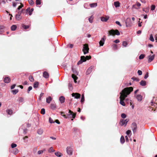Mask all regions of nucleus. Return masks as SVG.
I'll return each mask as SVG.
<instances>
[{
    "label": "nucleus",
    "mask_w": 157,
    "mask_h": 157,
    "mask_svg": "<svg viewBox=\"0 0 157 157\" xmlns=\"http://www.w3.org/2000/svg\"><path fill=\"white\" fill-rule=\"evenodd\" d=\"M133 90V88L132 87H126L122 90L120 93L121 94L120 97V103L121 105L123 106L125 105V104L124 101V100L127 97V95H129L131 92Z\"/></svg>",
    "instance_id": "nucleus-1"
},
{
    "label": "nucleus",
    "mask_w": 157,
    "mask_h": 157,
    "mask_svg": "<svg viewBox=\"0 0 157 157\" xmlns=\"http://www.w3.org/2000/svg\"><path fill=\"white\" fill-rule=\"evenodd\" d=\"M109 35H114L116 34L117 35H119L120 34V33L118 30H114L113 29L109 31Z\"/></svg>",
    "instance_id": "nucleus-2"
},
{
    "label": "nucleus",
    "mask_w": 157,
    "mask_h": 157,
    "mask_svg": "<svg viewBox=\"0 0 157 157\" xmlns=\"http://www.w3.org/2000/svg\"><path fill=\"white\" fill-rule=\"evenodd\" d=\"M89 50V48L88 47V45L87 44H85L84 45L83 47V49L82 51L84 52V54H86L88 52Z\"/></svg>",
    "instance_id": "nucleus-3"
},
{
    "label": "nucleus",
    "mask_w": 157,
    "mask_h": 157,
    "mask_svg": "<svg viewBox=\"0 0 157 157\" xmlns=\"http://www.w3.org/2000/svg\"><path fill=\"white\" fill-rule=\"evenodd\" d=\"M66 151L67 154L69 155H72L73 152V149L72 148L69 146H68L66 148Z\"/></svg>",
    "instance_id": "nucleus-4"
},
{
    "label": "nucleus",
    "mask_w": 157,
    "mask_h": 157,
    "mask_svg": "<svg viewBox=\"0 0 157 157\" xmlns=\"http://www.w3.org/2000/svg\"><path fill=\"white\" fill-rule=\"evenodd\" d=\"M128 121L129 120L128 119H126L125 120L121 119L120 121V124L121 126L125 125V126Z\"/></svg>",
    "instance_id": "nucleus-5"
},
{
    "label": "nucleus",
    "mask_w": 157,
    "mask_h": 157,
    "mask_svg": "<svg viewBox=\"0 0 157 157\" xmlns=\"http://www.w3.org/2000/svg\"><path fill=\"white\" fill-rule=\"evenodd\" d=\"M132 128L134 133L136 132L137 130V126L135 123H132Z\"/></svg>",
    "instance_id": "nucleus-6"
},
{
    "label": "nucleus",
    "mask_w": 157,
    "mask_h": 157,
    "mask_svg": "<svg viewBox=\"0 0 157 157\" xmlns=\"http://www.w3.org/2000/svg\"><path fill=\"white\" fill-rule=\"evenodd\" d=\"M141 4L138 2H136V4L132 6V7L136 9H139L140 8Z\"/></svg>",
    "instance_id": "nucleus-7"
},
{
    "label": "nucleus",
    "mask_w": 157,
    "mask_h": 157,
    "mask_svg": "<svg viewBox=\"0 0 157 157\" xmlns=\"http://www.w3.org/2000/svg\"><path fill=\"white\" fill-rule=\"evenodd\" d=\"M126 26L127 27H130L131 26L132 23L131 22V19L130 18H128L126 21Z\"/></svg>",
    "instance_id": "nucleus-8"
},
{
    "label": "nucleus",
    "mask_w": 157,
    "mask_h": 157,
    "mask_svg": "<svg viewBox=\"0 0 157 157\" xmlns=\"http://www.w3.org/2000/svg\"><path fill=\"white\" fill-rule=\"evenodd\" d=\"M86 61V59L85 56H83L81 57L80 60L78 62L77 64L79 65L82 63L83 62Z\"/></svg>",
    "instance_id": "nucleus-9"
},
{
    "label": "nucleus",
    "mask_w": 157,
    "mask_h": 157,
    "mask_svg": "<svg viewBox=\"0 0 157 157\" xmlns=\"http://www.w3.org/2000/svg\"><path fill=\"white\" fill-rule=\"evenodd\" d=\"M72 96L74 97L75 98L78 99L80 98L81 96L80 94L78 93H73L71 94Z\"/></svg>",
    "instance_id": "nucleus-10"
},
{
    "label": "nucleus",
    "mask_w": 157,
    "mask_h": 157,
    "mask_svg": "<svg viewBox=\"0 0 157 157\" xmlns=\"http://www.w3.org/2000/svg\"><path fill=\"white\" fill-rule=\"evenodd\" d=\"M105 39V36H104L102 38L101 40L99 41V43L100 46H103L104 44Z\"/></svg>",
    "instance_id": "nucleus-11"
},
{
    "label": "nucleus",
    "mask_w": 157,
    "mask_h": 157,
    "mask_svg": "<svg viewBox=\"0 0 157 157\" xmlns=\"http://www.w3.org/2000/svg\"><path fill=\"white\" fill-rule=\"evenodd\" d=\"M94 67L93 66H91L89 67L86 71V74L87 75H89L90 74L93 69L94 68Z\"/></svg>",
    "instance_id": "nucleus-12"
},
{
    "label": "nucleus",
    "mask_w": 157,
    "mask_h": 157,
    "mask_svg": "<svg viewBox=\"0 0 157 157\" xmlns=\"http://www.w3.org/2000/svg\"><path fill=\"white\" fill-rule=\"evenodd\" d=\"M155 55H153L152 56H148V63L151 62L154 59Z\"/></svg>",
    "instance_id": "nucleus-13"
},
{
    "label": "nucleus",
    "mask_w": 157,
    "mask_h": 157,
    "mask_svg": "<svg viewBox=\"0 0 157 157\" xmlns=\"http://www.w3.org/2000/svg\"><path fill=\"white\" fill-rule=\"evenodd\" d=\"M10 78L8 77H5L4 79V81L6 83H8L10 82Z\"/></svg>",
    "instance_id": "nucleus-14"
},
{
    "label": "nucleus",
    "mask_w": 157,
    "mask_h": 157,
    "mask_svg": "<svg viewBox=\"0 0 157 157\" xmlns=\"http://www.w3.org/2000/svg\"><path fill=\"white\" fill-rule=\"evenodd\" d=\"M109 17H101V20L102 21L106 22L109 19Z\"/></svg>",
    "instance_id": "nucleus-15"
},
{
    "label": "nucleus",
    "mask_w": 157,
    "mask_h": 157,
    "mask_svg": "<svg viewBox=\"0 0 157 157\" xmlns=\"http://www.w3.org/2000/svg\"><path fill=\"white\" fill-rule=\"evenodd\" d=\"M135 96L138 101H140L142 100V97L141 95L138 94Z\"/></svg>",
    "instance_id": "nucleus-16"
},
{
    "label": "nucleus",
    "mask_w": 157,
    "mask_h": 157,
    "mask_svg": "<svg viewBox=\"0 0 157 157\" xmlns=\"http://www.w3.org/2000/svg\"><path fill=\"white\" fill-rule=\"evenodd\" d=\"M59 100L61 103H64L65 101V98L63 96L60 97L59 98Z\"/></svg>",
    "instance_id": "nucleus-17"
},
{
    "label": "nucleus",
    "mask_w": 157,
    "mask_h": 157,
    "mask_svg": "<svg viewBox=\"0 0 157 157\" xmlns=\"http://www.w3.org/2000/svg\"><path fill=\"white\" fill-rule=\"evenodd\" d=\"M43 76L45 78H48L49 77V74L47 72L44 71L43 73Z\"/></svg>",
    "instance_id": "nucleus-18"
},
{
    "label": "nucleus",
    "mask_w": 157,
    "mask_h": 157,
    "mask_svg": "<svg viewBox=\"0 0 157 157\" xmlns=\"http://www.w3.org/2000/svg\"><path fill=\"white\" fill-rule=\"evenodd\" d=\"M69 113H70L69 115H70L72 116V117L73 118H75V116H76V114L72 112L71 110H69Z\"/></svg>",
    "instance_id": "nucleus-19"
},
{
    "label": "nucleus",
    "mask_w": 157,
    "mask_h": 157,
    "mask_svg": "<svg viewBox=\"0 0 157 157\" xmlns=\"http://www.w3.org/2000/svg\"><path fill=\"white\" fill-rule=\"evenodd\" d=\"M55 155L57 157H60L63 156L62 153L59 151L56 152L55 153Z\"/></svg>",
    "instance_id": "nucleus-20"
},
{
    "label": "nucleus",
    "mask_w": 157,
    "mask_h": 157,
    "mask_svg": "<svg viewBox=\"0 0 157 157\" xmlns=\"http://www.w3.org/2000/svg\"><path fill=\"white\" fill-rule=\"evenodd\" d=\"M20 132L21 133V132H22L24 134H25V133L27 132V129L26 128L23 129L22 128H21L20 129Z\"/></svg>",
    "instance_id": "nucleus-21"
},
{
    "label": "nucleus",
    "mask_w": 157,
    "mask_h": 157,
    "mask_svg": "<svg viewBox=\"0 0 157 157\" xmlns=\"http://www.w3.org/2000/svg\"><path fill=\"white\" fill-rule=\"evenodd\" d=\"M52 100V97L50 96H49L46 98V102L49 104Z\"/></svg>",
    "instance_id": "nucleus-22"
},
{
    "label": "nucleus",
    "mask_w": 157,
    "mask_h": 157,
    "mask_svg": "<svg viewBox=\"0 0 157 157\" xmlns=\"http://www.w3.org/2000/svg\"><path fill=\"white\" fill-rule=\"evenodd\" d=\"M16 19L17 20H20L22 19L21 17L20 14H17L15 16Z\"/></svg>",
    "instance_id": "nucleus-23"
},
{
    "label": "nucleus",
    "mask_w": 157,
    "mask_h": 157,
    "mask_svg": "<svg viewBox=\"0 0 157 157\" xmlns=\"http://www.w3.org/2000/svg\"><path fill=\"white\" fill-rule=\"evenodd\" d=\"M90 6L91 8L95 7L97 6V3H91L90 4Z\"/></svg>",
    "instance_id": "nucleus-24"
},
{
    "label": "nucleus",
    "mask_w": 157,
    "mask_h": 157,
    "mask_svg": "<svg viewBox=\"0 0 157 157\" xmlns=\"http://www.w3.org/2000/svg\"><path fill=\"white\" fill-rule=\"evenodd\" d=\"M114 5L116 8L119 7L120 6V3L118 1L114 2Z\"/></svg>",
    "instance_id": "nucleus-25"
},
{
    "label": "nucleus",
    "mask_w": 157,
    "mask_h": 157,
    "mask_svg": "<svg viewBox=\"0 0 157 157\" xmlns=\"http://www.w3.org/2000/svg\"><path fill=\"white\" fill-rule=\"evenodd\" d=\"M140 84L142 86H144L146 85V82L145 81L141 80L140 82Z\"/></svg>",
    "instance_id": "nucleus-26"
},
{
    "label": "nucleus",
    "mask_w": 157,
    "mask_h": 157,
    "mask_svg": "<svg viewBox=\"0 0 157 157\" xmlns=\"http://www.w3.org/2000/svg\"><path fill=\"white\" fill-rule=\"evenodd\" d=\"M6 112L8 114L10 115H11L13 113V111L10 109L6 110Z\"/></svg>",
    "instance_id": "nucleus-27"
},
{
    "label": "nucleus",
    "mask_w": 157,
    "mask_h": 157,
    "mask_svg": "<svg viewBox=\"0 0 157 157\" xmlns=\"http://www.w3.org/2000/svg\"><path fill=\"white\" fill-rule=\"evenodd\" d=\"M39 86V82H35L33 84V86L34 88H37Z\"/></svg>",
    "instance_id": "nucleus-28"
},
{
    "label": "nucleus",
    "mask_w": 157,
    "mask_h": 157,
    "mask_svg": "<svg viewBox=\"0 0 157 157\" xmlns=\"http://www.w3.org/2000/svg\"><path fill=\"white\" fill-rule=\"evenodd\" d=\"M72 77L74 79V82L75 83H76L77 82L76 80L78 78V77L76 76V75H75L74 74L72 75Z\"/></svg>",
    "instance_id": "nucleus-29"
},
{
    "label": "nucleus",
    "mask_w": 157,
    "mask_h": 157,
    "mask_svg": "<svg viewBox=\"0 0 157 157\" xmlns=\"http://www.w3.org/2000/svg\"><path fill=\"white\" fill-rule=\"evenodd\" d=\"M55 151V150L53 149L52 147H50L48 150V152L50 153L54 152Z\"/></svg>",
    "instance_id": "nucleus-30"
},
{
    "label": "nucleus",
    "mask_w": 157,
    "mask_h": 157,
    "mask_svg": "<svg viewBox=\"0 0 157 157\" xmlns=\"http://www.w3.org/2000/svg\"><path fill=\"white\" fill-rule=\"evenodd\" d=\"M51 108L52 109H56V107L55 104L52 103L51 104Z\"/></svg>",
    "instance_id": "nucleus-31"
},
{
    "label": "nucleus",
    "mask_w": 157,
    "mask_h": 157,
    "mask_svg": "<svg viewBox=\"0 0 157 157\" xmlns=\"http://www.w3.org/2000/svg\"><path fill=\"white\" fill-rule=\"evenodd\" d=\"M18 91V89H15L12 90V92L13 94H16Z\"/></svg>",
    "instance_id": "nucleus-32"
},
{
    "label": "nucleus",
    "mask_w": 157,
    "mask_h": 157,
    "mask_svg": "<svg viewBox=\"0 0 157 157\" xmlns=\"http://www.w3.org/2000/svg\"><path fill=\"white\" fill-rule=\"evenodd\" d=\"M37 132L39 134L41 135L43 132V130L41 129H40L38 130Z\"/></svg>",
    "instance_id": "nucleus-33"
},
{
    "label": "nucleus",
    "mask_w": 157,
    "mask_h": 157,
    "mask_svg": "<svg viewBox=\"0 0 157 157\" xmlns=\"http://www.w3.org/2000/svg\"><path fill=\"white\" fill-rule=\"evenodd\" d=\"M113 49L114 50H116L117 49V44H114L113 45Z\"/></svg>",
    "instance_id": "nucleus-34"
},
{
    "label": "nucleus",
    "mask_w": 157,
    "mask_h": 157,
    "mask_svg": "<svg viewBox=\"0 0 157 157\" xmlns=\"http://www.w3.org/2000/svg\"><path fill=\"white\" fill-rule=\"evenodd\" d=\"M18 149L17 148H15L13 149V153L14 154H16L17 153H18Z\"/></svg>",
    "instance_id": "nucleus-35"
},
{
    "label": "nucleus",
    "mask_w": 157,
    "mask_h": 157,
    "mask_svg": "<svg viewBox=\"0 0 157 157\" xmlns=\"http://www.w3.org/2000/svg\"><path fill=\"white\" fill-rule=\"evenodd\" d=\"M17 28V26L15 25H13L11 27V29L12 31L15 30Z\"/></svg>",
    "instance_id": "nucleus-36"
},
{
    "label": "nucleus",
    "mask_w": 157,
    "mask_h": 157,
    "mask_svg": "<svg viewBox=\"0 0 157 157\" xmlns=\"http://www.w3.org/2000/svg\"><path fill=\"white\" fill-rule=\"evenodd\" d=\"M72 70L73 73L74 74H76V75H78L77 72L76 71V70L75 69H74L73 68V67H72Z\"/></svg>",
    "instance_id": "nucleus-37"
},
{
    "label": "nucleus",
    "mask_w": 157,
    "mask_h": 157,
    "mask_svg": "<svg viewBox=\"0 0 157 157\" xmlns=\"http://www.w3.org/2000/svg\"><path fill=\"white\" fill-rule=\"evenodd\" d=\"M93 20V17L92 16H90L89 19V21L91 23H92Z\"/></svg>",
    "instance_id": "nucleus-38"
},
{
    "label": "nucleus",
    "mask_w": 157,
    "mask_h": 157,
    "mask_svg": "<svg viewBox=\"0 0 157 157\" xmlns=\"http://www.w3.org/2000/svg\"><path fill=\"white\" fill-rule=\"evenodd\" d=\"M149 40L151 41H154V39L152 34H151L150 36Z\"/></svg>",
    "instance_id": "nucleus-39"
},
{
    "label": "nucleus",
    "mask_w": 157,
    "mask_h": 157,
    "mask_svg": "<svg viewBox=\"0 0 157 157\" xmlns=\"http://www.w3.org/2000/svg\"><path fill=\"white\" fill-rule=\"evenodd\" d=\"M29 80L31 82H32L34 80V79L33 78V77L31 76V75H30L29 76Z\"/></svg>",
    "instance_id": "nucleus-40"
},
{
    "label": "nucleus",
    "mask_w": 157,
    "mask_h": 157,
    "mask_svg": "<svg viewBox=\"0 0 157 157\" xmlns=\"http://www.w3.org/2000/svg\"><path fill=\"white\" fill-rule=\"evenodd\" d=\"M85 99H84V95L83 94H82V97L81 98V102L82 103L84 101Z\"/></svg>",
    "instance_id": "nucleus-41"
},
{
    "label": "nucleus",
    "mask_w": 157,
    "mask_h": 157,
    "mask_svg": "<svg viewBox=\"0 0 157 157\" xmlns=\"http://www.w3.org/2000/svg\"><path fill=\"white\" fill-rule=\"evenodd\" d=\"M127 44H128V43L126 41H124L123 42L122 45L124 47H126Z\"/></svg>",
    "instance_id": "nucleus-42"
},
{
    "label": "nucleus",
    "mask_w": 157,
    "mask_h": 157,
    "mask_svg": "<svg viewBox=\"0 0 157 157\" xmlns=\"http://www.w3.org/2000/svg\"><path fill=\"white\" fill-rule=\"evenodd\" d=\"M33 11V8H32L29 11V15H31V14H32V13Z\"/></svg>",
    "instance_id": "nucleus-43"
},
{
    "label": "nucleus",
    "mask_w": 157,
    "mask_h": 157,
    "mask_svg": "<svg viewBox=\"0 0 157 157\" xmlns=\"http://www.w3.org/2000/svg\"><path fill=\"white\" fill-rule=\"evenodd\" d=\"M120 141L121 144H123L125 142L124 138H121Z\"/></svg>",
    "instance_id": "nucleus-44"
},
{
    "label": "nucleus",
    "mask_w": 157,
    "mask_h": 157,
    "mask_svg": "<svg viewBox=\"0 0 157 157\" xmlns=\"http://www.w3.org/2000/svg\"><path fill=\"white\" fill-rule=\"evenodd\" d=\"M144 55L141 54L139 56V58L140 59H142L144 58Z\"/></svg>",
    "instance_id": "nucleus-45"
},
{
    "label": "nucleus",
    "mask_w": 157,
    "mask_h": 157,
    "mask_svg": "<svg viewBox=\"0 0 157 157\" xmlns=\"http://www.w3.org/2000/svg\"><path fill=\"white\" fill-rule=\"evenodd\" d=\"M17 145L16 144L13 143L11 144V147L12 148H14L16 147Z\"/></svg>",
    "instance_id": "nucleus-46"
},
{
    "label": "nucleus",
    "mask_w": 157,
    "mask_h": 157,
    "mask_svg": "<svg viewBox=\"0 0 157 157\" xmlns=\"http://www.w3.org/2000/svg\"><path fill=\"white\" fill-rule=\"evenodd\" d=\"M29 2V4L32 5L34 4V2L32 0H28Z\"/></svg>",
    "instance_id": "nucleus-47"
},
{
    "label": "nucleus",
    "mask_w": 157,
    "mask_h": 157,
    "mask_svg": "<svg viewBox=\"0 0 157 157\" xmlns=\"http://www.w3.org/2000/svg\"><path fill=\"white\" fill-rule=\"evenodd\" d=\"M41 113L43 114H44L45 113V110L44 109H42L41 110Z\"/></svg>",
    "instance_id": "nucleus-48"
},
{
    "label": "nucleus",
    "mask_w": 157,
    "mask_h": 157,
    "mask_svg": "<svg viewBox=\"0 0 157 157\" xmlns=\"http://www.w3.org/2000/svg\"><path fill=\"white\" fill-rule=\"evenodd\" d=\"M126 115L124 113H122L121 114V117L123 118H125L126 117Z\"/></svg>",
    "instance_id": "nucleus-49"
},
{
    "label": "nucleus",
    "mask_w": 157,
    "mask_h": 157,
    "mask_svg": "<svg viewBox=\"0 0 157 157\" xmlns=\"http://www.w3.org/2000/svg\"><path fill=\"white\" fill-rule=\"evenodd\" d=\"M41 4V2L40 0H36V5H40Z\"/></svg>",
    "instance_id": "nucleus-50"
},
{
    "label": "nucleus",
    "mask_w": 157,
    "mask_h": 157,
    "mask_svg": "<svg viewBox=\"0 0 157 157\" xmlns=\"http://www.w3.org/2000/svg\"><path fill=\"white\" fill-rule=\"evenodd\" d=\"M49 121L51 123H54V122L53 121V120L50 117L49 118Z\"/></svg>",
    "instance_id": "nucleus-51"
},
{
    "label": "nucleus",
    "mask_w": 157,
    "mask_h": 157,
    "mask_svg": "<svg viewBox=\"0 0 157 157\" xmlns=\"http://www.w3.org/2000/svg\"><path fill=\"white\" fill-rule=\"evenodd\" d=\"M32 87L31 86H30L29 87L28 90V93H29V92L32 90Z\"/></svg>",
    "instance_id": "nucleus-52"
},
{
    "label": "nucleus",
    "mask_w": 157,
    "mask_h": 157,
    "mask_svg": "<svg viewBox=\"0 0 157 157\" xmlns=\"http://www.w3.org/2000/svg\"><path fill=\"white\" fill-rule=\"evenodd\" d=\"M155 6H154V5H152V6H151V10H155Z\"/></svg>",
    "instance_id": "nucleus-53"
},
{
    "label": "nucleus",
    "mask_w": 157,
    "mask_h": 157,
    "mask_svg": "<svg viewBox=\"0 0 157 157\" xmlns=\"http://www.w3.org/2000/svg\"><path fill=\"white\" fill-rule=\"evenodd\" d=\"M23 27L25 29H27L29 28V26H26L25 25H24L23 26Z\"/></svg>",
    "instance_id": "nucleus-54"
},
{
    "label": "nucleus",
    "mask_w": 157,
    "mask_h": 157,
    "mask_svg": "<svg viewBox=\"0 0 157 157\" xmlns=\"http://www.w3.org/2000/svg\"><path fill=\"white\" fill-rule=\"evenodd\" d=\"M131 131L130 130H128L126 132V134L127 135H129L131 133Z\"/></svg>",
    "instance_id": "nucleus-55"
},
{
    "label": "nucleus",
    "mask_w": 157,
    "mask_h": 157,
    "mask_svg": "<svg viewBox=\"0 0 157 157\" xmlns=\"http://www.w3.org/2000/svg\"><path fill=\"white\" fill-rule=\"evenodd\" d=\"M148 77V72H147L145 74L144 78L145 79H146Z\"/></svg>",
    "instance_id": "nucleus-56"
},
{
    "label": "nucleus",
    "mask_w": 157,
    "mask_h": 157,
    "mask_svg": "<svg viewBox=\"0 0 157 157\" xmlns=\"http://www.w3.org/2000/svg\"><path fill=\"white\" fill-rule=\"evenodd\" d=\"M85 58H86V59L89 60L91 59V57L90 56H86L85 57Z\"/></svg>",
    "instance_id": "nucleus-57"
},
{
    "label": "nucleus",
    "mask_w": 157,
    "mask_h": 157,
    "mask_svg": "<svg viewBox=\"0 0 157 157\" xmlns=\"http://www.w3.org/2000/svg\"><path fill=\"white\" fill-rule=\"evenodd\" d=\"M132 79L133 80H136V81H139V79L138 78H136L135 77H133L132 78Z\"/></svg>",
    "instance_id": "nucleus-58"
},
{
    "label": "nucleus",
    "mask_w": 157,
    "mask_h": 157,
    "mask_svg": "<svg viewBox=\"0 0 157 157\" xmlns=\"http://www.w3.org/2000/svg\"><path fill=\"white\" fill-rule=\"evenodd\" d=\"M138 73L139 75H141L142 74V72L140 70H138Z\"/></svg>",
    "instance_id": "nucleus-59"
},
{
    "label": "nucleus",
    "mask_w": 157,
    "mask_h": 157,
    "mask_svg": "<svg viewBox=\"0 0 157 157\" xmlns=\"http://www.w3.org/2000/svg\"><path fill=\"white\" fill-rule=\"evenodd\" d=\"M43 151L42 150L39 151H38V154L39 155L43 153Z\"/></svg>",
    "instance_id": "nucleus-60"
},
{
    "label": "nucleus",
    "mask_w": 157,
    "mask_h": 157,
    "mask_svg": "<svg viewBox=\"0 0 157 157\" xmlns=\"http://www.w3.org/2000/svg\"><path fill=\"white\" fill-rule=\"evenodd\" d=\"M13 6L14 7H15L17 5V3L15 2H13Z\"/></svg>",
    "instance_id": "nucleus-61"
},
{
    "label": "nucleus",
    "mask_w": 157,
    "mask_h": 157,
    "mask_svg": "<svg viewBox=\"0 0 157 157\" xmlns=\"http://www.w3.org/2000/svg\"><path fill=\"white\" fill-rule=\"evenodd\" d=\"M68 86H69V87L70 89L71 90L72 89V85L71 84H70V83L69 84Z\"/></svg>",
    "instance_id": "nucleus-62"
},
{
    "label": "nucleus",
    "mask_w": 157,
    "mask_h": 157,
    "mask_svg": "<svg viewBox=\"0 0 157 157\" xmlns=\"http://www.w3.org/2000/svg\"><path fill=\"white\" fill-rule=\"evenodd\" d=\"M15 86H16L15 84H13V85H12L11 87V89H14L15 88Z\"/></svg>",
    "instance_id": "nucleus-63"
},
{
    "label": "nucleus",
    "mask_w": 157,
    "mask_h": 157,
    "mask_svg": "<svg viewBox=\"0 0 157 157\" xmlns=\"http://www.w3.org/2000/svg\"><path fill=\"white\" fill-rule=\"evenodd\" d=\"M120 42V41L118 39H117L116 40H115L114 41V42L116 43H119Z\"/></svg>",
    "instance_id": "nucleus-64"
}]
</instances>
